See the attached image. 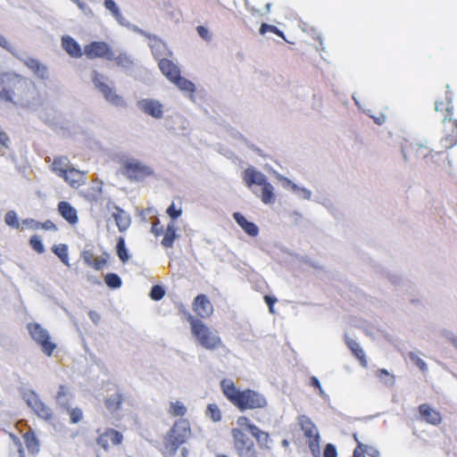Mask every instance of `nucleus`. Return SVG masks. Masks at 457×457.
<instances>
[{
  "instance_id": "nucleus-1",
  "label": "nucleus",
  "mask_w": 457,
  "mask_h": 457,
  "mask_svg": "<svg viewBox=\"0 0 457 457\" xmlns=\"http://www.w3.org/2000/svg\"><path fill=\"white\" fill-rule=\"evenodd\" d=\"M38 98L37 86L30 79L13 71L0 73V101L27 108Z\"/></svg>"
},
{
  "instance_id": "nucleus-2",
  "label": "nucleus",
  "mask_w": 457,
  "mask_h": 457,
  "mask_svg": "<svg viewBox=\"0 0 457 457\" xmlns=\"http://www.w3.org/2000/svg\"><path fill=\"white\" fill-rule=\"evenodd\" d=\"M237 427L230 431L233 445L238 457H259L253 441L246 435L248 431L257 441L260 447H268L270 435L251 422L245 416H239Z\"/></svg>"
},
{
  "instance_id": "nucleus-3",
  "label": "nucleus",
  "mask_w": 457,
  "mask_h": 457,
  "mask_svg": "<svg viewBox=\"0 0 457 457\" xmlns=\"http://www.w3.org/2000/svg\"><path fill=\"white\" fill-rule=\"evenodd\" d=\"M220 389L228 402L241 411L264 409L268 405V402L262 394L250 388L241 391L229 378H223L220 381Z\"/></svg>"
},
{
  "instance_id": "nucleus-4",
  "label": "nucleus",
  "mask_w": 457,
  "mask_h": 457,
  "mask_svg": "<svg viewBox=\"0 0 457 457\" xmlns=\"http://www.w3.org/2000/svg\"><path fill=\"white\" fill-rule=\"evenodd\" d=\"M190 423L186 419L176 420L162 438L160 452L163 457H174L179 448L191 436Z\"/></svg>"
},
{
  "instance_id": "nucleus-5",
  "label": "nucleus",
  "mask_w": 457,
  "mask_h": 457,
  "mask_svg": "<svg viewBox=\"0 0 457 457\" xmlns=\"http://www.w3.org/2000/svg\"><path fill=\"white\" fill-rule=\"evenodd\" d=\"M191 332L201 346L207 350H215L223 345L222 340L216 331H212L202 320L188 316Z\"/></svg>"
},
{
  "instance_id": "nucleus-6",
  "label": "nucleus",
  "mask_w": 457,
  "mask_h": 457,
  "mask_svg": "<svg viewBox=\"0 0 457 457\" xmlns=\"http://www.w3.org/2000/svg\"><path fill=\"white\" fill-rule=\"evenodd\" d=\"M243 179L248 187L253 185L262 187L261 200L265 204H273L276 200L273 186L268 181L267 177L261 171L250 167L243 172Z\"/></svg>"
},
{
  "instance_id": "nucleus-7",
  "label": "nucleus",
  "mask_w": 457,
  "mask_h": 457,
  "mask_svg": "<svg viewBox=\"0 0 457 457\" xmlns=\"http://www.w3.org/2000/svg\"><path fill=\"white\" fill-rule=\"evenodd\" d=\"M298 424L303 432L304 436L308 438L307 443L312 455L314 457H319L320 455V436L316 425L305 415H301L298 418Z\"/></svg>"
},
{
  "instance_id": "nucleus-8",
  "label": "nucleus",
  "mask_w": 457,
  "mask_h": 457,
  "mask_svg": "<svg viewBox=\"0 0 457 457\" xmlns=\"http://www.w3.org/2000/svg\"><path fill=\"white\" fill-rule=\"evenodd\" d=\"M29 335L40 346L42 351L47 355H52L56 348L55 344L50 341V337L46 329L38 323L33 322L28 324Z\"/></svg>"
},
{
  "instance_id": "nucleus-9",
  "label": "nucleus",
  "mask_w": 457,
  "mask_h": 457,
  "mask_svg": "<svg viewBox=\"0 0 457 457\" xmlns=\"http://www.w3.org/2000/svg\"><path fill=\"white\" fill-rule=\"evenodd\" d=\"M84 54L88 59H113V51L104 41H93L84 46Z\"/></svg>"
},
{
  "instance_id": "nucleus-10",
  "label": "nucleus",
  "mask_w": 457,
  "mask_h": 457,
  "mask_svg": "<svg viewBox=\"0 0 457 457\" xmlns=\"http://www.w3.org/2000/svg\"><path fill=\"white\" fill-rule=\"evenodd\" d=\"M23 399L39 418L46 420L52 419V410L40 400L39 396L35 392H25L23 394Z\"/></svg>"
},
{
  "instance_id": "nucleus-11",
  "label": "nucleus",
  "mask_w": 457,
  "mask_h": 457,
  "mask_svg": "<svg viewBox=\"0 0 457 457\" xmlns=\"http://www.w3.org/2000/svg\"><path fill=\"white\" fill-rule=\"evenodd\" d=\"M23 399L39 418L46 420L52 419V410L40 400L39 396L35 392H25L23 394Z\"/></svg>"
},
{
  "instance_id": "nucleus-12",
  "label": "nucleus",
  "mask_w": 457,
  "mask_h": 457,
  "mask_svg": "<svg viewBox=\"0 0 457 457\" xmlns=\"http://www.w3.org/2000/svg\"><path fill=\"white\" fill-rule=\"evenodd\" d=\"M124 175L131 179L141 181L154 174L153 170L139 162H127L123 165Z\"/></svg>"
},
{
  "instance_id": "nucleus-13",
  "label": "nucleus",
  "mask_w": 457,
  "mask_h": 457,
  "mask_svg": "<svg viewBox=\"0 0 457 457\" xmlns=\"http://www.w3.org/2000/svg\"><path fill=\"white\" fill-rule=\"evenodd\" d=\"M102 78L101 74L96 71L94 72L92 80L96 87L103 94L106 101L115 106H122L124 104V101L121 96L116 94L112 87L103 82L101 80Z\"/></svg>"
},
{
  "instance_id": "nucleus-14",
  "label": "nucleus",
  "mask_w": 457,
  "mask_h": 457,
  "mask_svg": "<svg viewBox=\"0 0 457 457\" xmlns=\"http://www.w3.org/2000/svg\"><path fill=\"white\" fill-rule=\"evenodd\" d=\"M193 311L202 319H207L213 313V306L208 297L200 294L195 297L192 303Z\"/></svg>"
},
{
  "instance_id": "nucleus-15",
  "label": "nucleus",
  "mask_w": 457,
  "mask_h": 457,
  "mask_svg": "<svg viewBox=\"0 0 457 457\" xmlns=\"http://www.w3.org/2000/svg\"><path fill=\"white\" fill-rule=\"evenodd\" d=\"M123 436L120 432L113 428H107L103 433L98 435L96 443L104 450H107L110 446V444L112 445H118L121 444Z\"/></svg>"
},
{
  "instance_id": "nucleus-16",
  "label": "nucleus",
  "mask_w": 457,
  "mask_h": 457,
  "mask_svg": "<svg viewBox=\"0 0 457 457\" xmlns=\"http://www.w3.org/2000/svg\"><path fill=\"white\" fill-rule=\"evenodd\" d=\"M137 104L141 111L155 119H160L163 115L162 105L156 100L143 99Z\"/></svg>"
},
{
  "instance_id": "nucleus-17",
  "label": "nucleus",
  "mask_w": 457,
  "mask_h": 457,
  "mask_svg": "<svg viewBox=\"0 0 457 457\" xmlns=\"http://www.w3.org/2000/svg\"><path fill=\"white\" fill-rule=\"evenodd\" d=\"M86 171H82L79 170L71 167L68 170L62 179H64L66 183H68L73 188H79L80 186L86 183Z\"/></svg>"
},
{
  "instance_id": "nucleus-18",
  "label": "nucleus",
  "mask_w": 457,
  "mask_h": 457,
  "mask_svg": "<svg viewBox=\"0 0 457 457\" xmlns=\"http://www.w3.org/2000/svg\"><path fill=\"white\" fill-rule=\"evenodd\" d=\"M123 401V394L115 388L104 398V405L111 413H115L120 410Z\"/></svg>"
},
{
  "instance_id": "nucleus-19",
  "label": "nucleus",
  "mask_w": 457,
  "mask_h": 457,
  "mask_svg": "<svg viewBox=\"0 0 457 457\" xmlns=\"http://www.w3.org/2000/svg\"><path fill=\"white\" fill-rule=\"evenodd\" d=\"M419 411L423 420L431 425L436 426L442 421L441 413L428 403L420 404L419 406Z\"/></svg>"
},
{
  "instance_id": "nucleus-20",
  "label": "nucleus",
  "mask_w": 457,
  "mask_h": 457,
  "mask_svg": "<svg viewBox=\"0 0 457 457\" xmlns=\"http://www.w3.org/2000/svg\"><path fill=\"white\" fill-rule=\"evenodd\" d=\"M159 69L162 73L171 82L179 75H180V69L171 60L162 58L158 62Z\"/></svg>"
},
{
  "instance_id": "nucleus-21",
  "label": "nucleus",
  "mask_w": 457,
  "mask_h": 457,
  "mask_svg": "<svg viewBox=\"0 0 457 457\" xmlns=\"http://www.w3.org/2000/svg\"><path fill=\"white\" fill-rule=\"evenodd\" d=\"M58 212L71 225L76 224L79 220L76 209L68 202L61 201L58 204Z\"/></svg>"
},
{
  "instance_id": "nucleus-22",
  "label": "nucleus",
  "mask_w": 457,
  "mask_h": 457,
  "mask_svg": "<svg viewBox=\"0 0 457 457\" xmlns=\"http://www.w3.org/2000/svg\"><path fill=\"white\" fill-rule=\"evenodd\" d=\"M112 217L120 232L126 231L131 223L130 216L118 205L113 206Z\"/></svg>"
},
{
  "instance_id": "nucleus-23",
  "label": "nucleus",
  "mask_w": 457,
  "mask_h": 457,
  "mask_svg": "<svg viewBox=\"0 0 457 457\" xmlns=\"http://www.w3.org/2000/svg\"><path fill=\"white\" fill-rule=\"evenodd\" d=\"M62 46L66 53L73 58H79L83 54L79 43L70 36L62 37Z\"/></svg>"
},
{
  "instance_id": "nucleus-24",
  "label": "nucleus",
  "mask_w": 457,
  "mask_h": 457,
  "mask_svg": "<svg viewBox=\"0 0 457 457\" xmlns=\"http://www.w3.org/2000/svg\"><path fill=\"white\" fill-rule=\"evenodd\" d=\"M234 220L241 228L249 236L256 237L259 234V228L253 222L248 221L240 212L233 214Z\"/></svg>"
},
{
  "instance_id": "nucleus-25",
  "label": "nucleus",
  "mask_w": 457,
  "mask_h": 457,
  "mask_svg": "<svg viewBox=\"0 0 457 457\" xmlns=\"http://www.w3.org/2000/svg\"><path fill=\"white\" fill-rule=\"evenodd\" d=\"M71 167L72 166L71 165L70 160L67 156H55L54 157L51 164V170L62 178Z\"/></svg>"
},
{
  "instance_id": "nucleus-26",
  "label": "nucleus",
  "mask_w": 457,
  "mask_h": 457,
  "mask_svg": "<svg viewBox=\"0 0 457 457\" xmlns=\"http://www.w3.org/2000/svg\"><path fill=\"white\" fill-rule=\"evenodd\" d=\"M23 63L37 77L41 79L47 78V69L38 60L35 58H28L23 61Z\"/></svg>"
},
{
  "instance_id": "nucleus-27",
  "label": "nucleus",
  "mask_w": 457,
  "mask_h": 457,
  "mask_svg": "<svg viewBox=\"0 0 457 457\" xmlns=\"http://www.w3.org/2000/svg\"><path fill=\"white\" fill-rule=\"evenodd\" d=\"M345 343L352 353L360 361L362 367H367L366 355L361 345L353 339L347 337Z\"/></svg>"
},
{
  "instance_id": "nucleus-28",
  "label": "nucleus",
  "mask_w": 457,
  "mask_h": 457,
  "mask_svg": "<svg viewBox=\"0 0 457 457\" xmlns=\"http://www.w3.org/2000/svg\"><path fill=\"white\" fill-rule=\"evenodd\" d=\"M403 153L404 157L407 156V154H414L417 157L420 156H427L428 154V150L427 146L422 145L421 144L411 142L406 144L403 147Z\"/></svg>"
},
{
  "instance_id": "nucleus-29",
  "label": "nucleus",
  "mask_w": 457,
  "mask_h": 457,
  "mask_svg": "<svg viewBox=\"0 0 457 457\" xmlns=\"http://www.w3.org/2000/svg\"><path fill=\"white\" fill-rule=\"evenodd\" d=\"M22 437L28 451L30 453L36 454L39 452V441L32 429L25 432Z\"/></svg>"
},
{
  "instance_id": "nucleus-30",
  "label": "nucleus",
  "mask_w": 457,
  "mask_h": 457,
  "mask_svg": "<svg viewBox=\"0 0 457 457\" xmlns=\"http://www.w3.org/2000/svg\"><path fill=\"white\" fill-rule=\"evenodd\" d=\"M176 230L177 228L174 221H171L167 225L162 240V245L163 247L170 248L173 246L174 241L178 237Z\"/></svg>"
},
{
  "instance_id": "nucleus-31",
  "label": "nucleus",
  "mask_w": 457,
  "mask_h": 457,
  "mask_svg": "<svg viewBox=\"0 0 457 457\" xmlns=\"http://www.w3.org/2000/svg\"><path fill=\"white\" fill-rule=\"evenodd\" d=\"M435 110L436 112H442L443 120H452L453 119V107L448 100L436 101L435 104Z\"/></svg>"
},
{
  "instance_id": "nucleus-32",
  "label": "nucleus",
  "mask_w": 457,
  "mask_h": 457,
  "mask_svg": "<svg viewBox=\"0 0 457 457\" xmlns=\"http://www.w3.org/2000/svg\"><path fill=\"white\" fill-rule=\"evenodd\" d=\"M171 82L181 91L190 93L191 95H193L195 91V84L186 78L181 77L180 75H179Z\"/></svg>"
},
{
  "instance_id": "nucleus-33",
  "label": "nucleus",
  "mask_w": 457,
  "mask_h": 457,
  "mask_svg": "<svg viewBox=\"0 0 457 457\" xmlns=\"http://www.w3.org/2000/svg\"><path fill=\"white\" fill-rule=\"evenodd\" d=\"M112 61H114L117 66L123 69H129L134 64L132 57L126 53H120L117 56L113 54Z\"/></svg>"
},
{
  "instance_id": "nucleus-34",
  "label": "nucleus",
  "mask_w": 457,
  "mask_h": 457,
  "mask_svg": "<svg viewBox=\"0 0 457 457\" xmlns=\"http://www.w3.org/2000/svg\"><path fill=\"white\" fill-rule=\"evenodd\" d=\"M116 253L118 257L123 263L129 261V255L126 248L125 239L122 237H120L117 239Z\"/></svg>"
},
{
  "instance_id": "nucleus-35",
  "label": "nucleus",
  "mask_w": 457,
  "mask_h": 457,
  "mask_svg": "<svg viewBox=\"0 0 457 457\" xmlns=\"http://www.w3.org/2000/svg\"><path fill=\"white\" fill-rule=\"evenodd\" d=\"M52 251L60 258L62 262L69 265L68 246L65 244L55 245L52 247Z\"/></svg>"
},
{
  "instance_id": "nucleus-36",
  "label": "nucleus",
  "mask_w": 457,
  "mask_h": 457,
  "mask_svg": "<svg viewBox=\"0 0 457 457\" xmlns=\"http://www.w3.org/2000/svg\"><path fill=\"white\" fill-rule=\"evenodd\" d=\"M169 413L172 417H183L187 413L186 406L179 401L172 402L170 404Z\"/></svg>"
},
{
  "instance_id": "nucleus-37",
  "label": "nucleus",
  "mask_w": 457,
  "mask_h": 457,
  "mask_svg": "<svg viewBox=\"0 0 457 457\" xmlns=\"http://www.w3.org/2000/svg\"><path fill=\"white\" fill-rule=\"evenodd\" d=\"M206 415L214 422H218L221 420V411L219 406L215 403L208 404Z\"/></svg>"
},
{
  "instance_id": "nucleus-38",
  "label": "nucleus",
  "mask_w": 457,
  "mask_h": 457,
  "mask_svg": "<svg viewBox=\"0 0 457 457\" xmlns=\"http://www.w3.org/2000/svg\"><path fill=\"white\" fill-rule=\"evenodd\" d=\"M63 408L69 412L71 422L76 424L83 418L82 410L79 408L70 409L68 404H63Z\"/></svg>"
},
{
  "instance_id": "nucleus-39",
  "label": "nucleus",
  "mask_w": 457,
  "mask_h": 457,
  "mask_svg": "<svg viewBox=\"0 0 457 457\" xmlns=\"http://www.w3.org/2000/svg\"><path fill=\"white\" fill-rule=\"evenodd\" d=\"M104 282L111 288H119L121 286V279L115 273L106 274L104 277Z\"/></svg>"
},
{
  "instance_id": "nucleus-40",
  "label": "nucleus",
  "mask_w": 457,
  "mask_h": 457,
  "mask_svg": "<svg viewBox=\"0 0 457 457\" xmlns=\"http://www.w3.org/2000/svg\"><path fill=\"white\" fill-rule=\"evenodd\" d=\"M150 47L154 58L159 61L161 59L160 56L162 55V50L165 48L164 43L154 37V42L151 44Z\"/></svg>"
},
{
  "instance_id": "nucleus-41",
  "label": "nucleus",
  "mask_w": 457,
  "mask_h": 457,
  "mask_svg": "<svg viewBox=\"0 0 457 457\" xmlns=\"http://www.w3.org/2000/svg\"><path fill=\"white\" fill-rule=\"evenodd\" d=\"M376 376L384 383L393 386L395 384V377L391 375L386 369H378Z\"/></svg>"
},
{
  "instance_id": "nucleus-42",
  "label": "nucleus",
  "mask_w": 457,
  "mask_h": 457,
  "mask_svg": "<svg viewBox=\"0 0 457 457\" xmlns=\"http://www.w3.org/2000/svg\"><path fill=\"white\" fill-rule=\"evenodd\" d=\"M29 245L37 253H43L45 252L44 245L37 235H34L29 238Z\"/></svg>"
},
{
  "instance_id": "nucleus-43",
  "label": "nucleus",
  "mask_w": 457,
  "mask_h": 457,
  "mask_svg": "<svg viewBox=\"0 0 457 457\" xmlns=\"http://www.w3.org/2000/svg\"><path fill=\"white\" fill-rule=\"evenodd\" d=\"M409 358L422 372L428 371L427 363L415 353L410 352Z\"/></svg>"
},
{
  "instance_id": "nucleus-44",
  "label": "nucleus",
  "mask_w": 457,
  "mask_h": 457,
  "mask_svg": "<svg viewBox=\"0 0 457 457\" xmlns=\"http://www.w3.org/2000/svg\"><path fill=\"white\" fill-rule=\"evenodd\" d=\"M5 223L14 228H20V223L18 221L17 214L14 211H9L6 212L4 217Z\"/></svg>"
},
{
  "instance_id": "nucleus-45",
  "label": "nucleus",
  "mask_w": 457,
  "mask_h": 457,
  "mask_svg": "<svg viewBox=\"0 0 457 457\" xmlns=\"http://www.w3.org/2000/svg\"><path fill=\"white\" fill-rule=\"evenodd\" d=\"M104 6L116 19L121 17L120 11L113 0H104Z\"/></svg>"
},
{
  "instance_id": "nucleus-46",
  "label": "nucleus",
  "mask_w": 457,
  "mask_h": 457,
  "mask_svg": "<svg viewBox=\"0 0 457 457\" xmlns=\"http://www.w3.org/2000/svg\"><path fill=\"white\" fill-rule=\"evenodd\" d=\"M268 30L272 32V33H274V34H276L278 37H284V33L280 29H278L277 27H275L273 25H269V24H266V23H262L261 25V27H260V33L262 35H263Z\"/></svg>"
},
{
  "instance_id": "nucleus-47",
  "label": "nucleus",
  "mask_w": 457,
  "mask_h": 457,
  "mask_svg": "<svg viewBox=\"0 0 457 457\" xmlns=\"http://www.w3.org/2000/svg\"><path fill=\"white\" fill-rule=\"evenodd\" d=\"M453 128H454L456 135L455 136H446L445 137L443 138V142H445V146L446 148H450V147L453 146L457 143V139H456V137H457V120H453Z\"/></svg>"
},
{
  "instance_id": "nucleus-48",
  "label": "nucleus",
  "mask_w": 457,
  "mask_h": 457,
  "mask_svg": "<svg viewBox=\"0 0 457 457\" xmlns=\"http://www.w3.org/2000/svg\"><path fill=\"white\" fill-rule=\"evenodd\" d=\"M164 289L159 285L154 286L151 289L150 296L153 300L159 301L164 296Z\"/></svg>"
},
{
  "instance_id": "nucleus-49",
  "label": "nucleus",
  "mask_w": 457,
  "mask_h": 457,
  "mask_svg": "<svg viewBox=\"0 0 457 457\" xmlns=\"http://www.w3.org/2000/svg\"><path fill=\"white\" fill-rule=\"evenodd\" d=\"M68 395H69V390H68L67 386L64 385H61L59 386V389H58L56 396H55L56 402L59 403L63 407V404H65V403L62 401V399L64 397H67Z\"/></svg>"
},
{
  "instance_id": "nucleus-50",
  "label": "nucleus",
  "mask_w": 457,
  "mask_h": 457,
  "mask_svg": "<svg viewBox=\"0 0 457 457\" xmlns=\"http://www.w3.org/2000/svg\"><path fill=\"white\" fill-rule=\"evenodd\" d=\"M167 214L172 219V221L177 220L182 213V210L177 209L175 204L172 203L166 211Z\"/></svg>"
},
{
  "instance_id": "nucleus-51",
  "label": "nucleus",
  "mask_w": 457,
  "mask_h": 457,
  "mask_svg": "<svg viewBox=\"0 0 457 457\" xmlns=\"http://www.w3.org/2000/svg\"><path fill=\"white\" fill-rule=\"evenodd\" d=\"M369 446L367 445H363L362 443H359V445L353 451V457H365L366 453H368Z\"/></svg>"
},
{
  "instance_id": "nucleus-52",
  "label": "nucleus",
  "mask_w": 457,
  "mask_h": 457,
  "mask_svg": "<svg viewBox=\"0 0 457 457\" xmlns=\"http://www.w3.org/2000/svg\"><path fill=\"white\" fill-rule=\"evenodd\" d=\"M104 254L105 258H95L91 267L96 270H101L107 263L108 253H105Z\"/></svg>"
},
{
  "instance_id": "nucleus-53",
  "label": "nucleus",
  "mask_w": 457,
  "mask_h": 457,
  "mask_svg": "<svg viewBox=\"0 0 457 457\" xmlns=\"http://www.w3.org/2000/svg\"><path fill=\"white\" fill-rule=\"evenodd\" d=\"M151 232L157 237L163 233V228L160 224L159 219H155L151 227Z\"/></svg>"
},
{
  "instance_id": "nucleus-54",
  "label": "nucleus",
  "mask_w": 457,
  "mask_h": 457,
  "mask_svg": "<svg viewBox=\"0 0 457 457\" xmlns=\"http://www.w3.org/2000/svg\"><path fill=\"white\" fill-rule=\"evenodd\" d=\"M323 454L324 457H337V448L332 444H328L325 446Z\"/></svg>"
},
{
  "instance_id": "nucleus-55",
  "label": "nucleus",
  "mask_w": 457,
  "mask_h": 457,
  "mask_svg": "<svg viewBox=\"0 0 457 457\" xmlns=\"http://www.w3.org/2000/svg\"><path fill=\"white\" fill-rule=\"evenodd\" d=\"M45 229V230H57L56 225L50 220H46L44 222H39L38 229Z\"/></svg>"
},
{
  "instance_id": "nucleus-56",
  "label": "nucleus",
  "mask_w": 457,
  "mask_h": 457,
  "mask_svg": "<svg viewBox=\"0 0 457 457\" xmlns=\"http://www.w3.org/2000/svg\"><path fill=\"white\" fill-rule=\"evenodd\" d=\"M196 30H197V33L198 35L203 38L204 39L205 41H210L211 38H212V36L209 32V30L204 27V26H198L196 28Z\"/></svg>"
},
{
  "instance_id": "nucleus-57",
  "label": "nucleus",
  "mask_w": 457,
  "mask_h": 457,
  "mask_svg": "<svg viewBox=\"0 0 457 457\" xmlns=\"http://www.w3.org/2000/svg\"><path fill=\"white\" fill-rule=\"evenodd\" d=\"M264 301L267 303V305L269 306L270 312V313H274V307L273 306H274L275 303L277 302V298L266 295H264Z\"/></svg>"
},
{
  "instance_id": "nucleus-58",
  "label": "nucleus",
  "mask_w": 457,
  "mask_h": 457,
  "mask_svg": "<svg viewBox=\"0 0 457 457\" xmlns=\"http://www.w3.org/2000/svg\"><path fill=\"white\" fill-rule=\"evenodd\" d=\"M22 223L26 226H28L29 228L37 230L38 229L39 221H37L34 219H25L22 220Z\"/></svg>"
},
{
  "instance_id": "nucleus-59",
  "label": "nucleus",
  "mask_w": 457,
  "mask_h": 457,
  "mask_svg": "<svg viewBox=\"0 0 457 457\" xmlns=\"http://www.w3.org/2000/svg\"><path fill=\"white\" fill-rule=\"evenodd\" d=\"M82 257H83L85 263L91 267L93 261L95 259L93 256V253L88 251H86L83 253Z\"/></svg>"
},
{
  "instance_id": "nucleus-60",
  "label": "nucleus",
  "mask_w": 457,
  "mask_h": 457,
  "mask_svg": "<svg viewBox=\"0 0 457 457\" xmlns=\"http://www.w3.org/2000/svg\"><path fill=\"white\" fill-rule=\"evenodd\" d=\"M310 383H311V386H312L315 388H318L320 390V392H322L320 383L316 377H312L310 379Z\"/></svg>"
},
{
  "instance_id": "nucleus-61",
  "label": "nucleus",
  "mask_w": 457,
  "mask_h": 457,
  "mask_svg": "<svg viewBox=\"0 0 457 457\" xmlns=\"http://www.w3.org/2000/svg\"><path fill=\"white\" fill-rule=\"evenodd\" d=\"M8 140H9V138H8L7 135L4 132L0 131V143L3 145H6Z\"/></svg>"
},
{
  "instance_id": "nucleus-62",
  "label": "nucleus",
  "mask_w": 457,
  "mask_h": 457,
  "mask_svg": "<svg viewBox=\"0 0 457 457\" xmlns=\"http://www.w3.org/2000/svg\"><path fill=\"white\" fill-rule=\"evenodd\" d=\"M89 317L90 319L94 321V322H97V320H99L100 316L97 312H94V311H90L89 312Z\"/></svg>"
},
{
  "instance_id": "nucleus-63",
  "label": "nucleus",
  "mask_w": 457,
  "mask_h": 457,
  "mask_svg": "<svg viewBox=\"0 0 457 457\" xmlns=\"http://www.w3.org/2000/svg\"><path fill=\"white\" fill-rule=\"evenodd\" d=\"M8 46H9V43L6 40V38L4 37H3L2 35H0V46H2L4 48H8Z\"/></svg>"
},
{
  "instance_id": "nucleus-64",
  "label": "nucleus",
  "mask_w": 457,
  "mask_h": 457,
  "mask_svg": "<svg viewBox=\"0 0 457 457\" xmlns=\"http://www.w3.org/2000/svg\"><path fill=\"white\" fill-rule=\"evenodd\" d=\"M12 439H13V442L15 443L16 446L18 447L17 451L24 450L21 440L17 436H12Z\"/></svg>"
}]
</instances>
